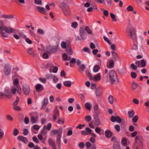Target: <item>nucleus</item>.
Segmentation results:
<instances>
[{"label":"nucleus","mask_w":149,"mask_h":149,"mask_svg":"<svg viewBox=\"0 0 149 149\" xmlns=\"http://www.w3.org/2000/svg\"><path fill=\"white\" fill-rule=\"evenodd\" d=\"M127 33L130 38L133 40L134 44L132 47V49L137 50L138 49L137 45L135 42H137L136 35L135 29L132 27H128L127 29Z\"/></svg>","instance_id":"nucleus-1"},{"label":"nucleus","mask_w":149,"mask_h":149,"mask_svg":"<svg viewBox=\"0 0 149 149\" xmlns=\"http://www.w3.org/2000/svg\"><path fill=\"white\" fill-rule=\"evenodd\" d=\"M63 131V128H60L57 130H52L51 131V134L54 136L58 134L56 138V143L58 149H61V139Z\"/></svg>","instance_id":"nucleus-2"},{"label":"nucleus","mask_w":149,"mask_h":149,"mask_svg":"<svg viewBox=\"0 0 149 149\" xmlns=\"http://www.w3.org/2000/svg\"><path fill=\"white\" fill-rule=\"evenodd\" d=\"M109 82L112 84H117L119 82V80L117 75L114 70L111 71L109 73Z\"/></svg>","instance_id":"nucleus-3"},{"label":"nucleus","mask_w":149,"mask_h":149,"mask_svg":"<svg viewBox=\"0 0 149 149\" xmlns=\"http://www.w3.org/2000/svg\"><path fill=\"white\" fill-rule=\"evenodd\" d=\"M143 143V138L140 136H136L135 138V141L133 144L134 149H142Z\"/></svg>","instance_id":"nucleus-4"},{"label":"nucleus","mask_w":149,"mask_h":149,"mask_svg":"<svg viewBox=\"0 0 149 149\" xmlns=\"http://www.w3.org/2000/svg\"><path fill=\"white\" fill-rule=\"evenodd\" d=\"M15 31V29L10 27H7L6 26H4L2 32H1L2 36L4 37H7L8 36V33H11Z\"/></svg>","instance_id":"nucleus-5"},{"label":"nucleus","mask_w":149,"mask_h":149,"mask_svg":"<svg viewBox=\"0 0 149 149\" xmlns=\"http://www.w3.org/2000/svg\"><path fill=\"white\" fill-rule=\"evenodd\" d=\"M111 141L113 142V147L114 149H121L120 147L117 139L115 136H113L111 140Z\"/></svg>","instance_id":"nucleus-6"},{"label":"nucleus","mask_w":149,"mask_h":149,"mask_svg":"<svg viewBox=\"0 0 149 149\" xmlns=\"http://www.w3.org/2000/svg\"><path fill=\"white\" fill-rule=\"evenodd\" d=\"M111 121L112 122H117L118 123H121L122 120L125 121L124 119L123 118H121L119 116H112L110 118Z\"/></svg>","instance_id":"nucleus-7"},{"label":"nucleus","mask_w":149,"mask_h":149,"mask_svg":"<svg viewBox=\"0 0 149 149\" xmlns=\"http://www.w3.org/2000/svg\"><path fill=\"white\" fill-rule=\"evenodd\" d=\"M22 90L24 94L25 95H28L30 92V88L29 86L26 84L23 85Z\"/></svg>","instance_id":"nucleus-8"},{"label":"nucleus","mask_w":149,"mask_h":149,"mask_svg":"<svg viewBox=\"0 0 149 149\" xmlns=\"http://www.w3.org/2000/svg\"><path fill=\"white\" fill-rule=\"evenodd\" d=\"M79 33L81 39L84 40L86 38L84 37V36L86 34V33L85 31V29L83 27H81L79 28Z\"/></svg>","instance_id":"nucleus-9"},{"label":"nucleus","mask_w":149,"mask_h":149,"mask_svg":"<svg viewBox=\"0 0 149 149\" xmlns=\"http://www.w3.org/2000/svg\"><path fill=\"white\" fill-rule=\"evenodd\" d=\"M58 47L59 46L58 45L50 46L49 48V51L51 53L55 52L58 50Z\"/></svg>","instance_id":"nucleus-10"},{"label":"nucleus","mask_w":149,"mask_h":149,"mask_svg":"<svg viewBox=\"0 0 149 149\" xmlns=\"http://www.w3.org/2000/svg\"><path fill=\"white\" fill-rule=\"evenodd\" d=\"M62 8L65 15H70V10L68 7L64 6Z\"/></svg>","instance_id":"nucleus-11"},{"label":"nucleus","mask_w":149,"mask_h":149,"mask_svg":"<svg viewBox=\"0 0 149 149\" xmlns=\"http://www.w3.org/2000/svg\"><path fill=\"white\" fill-rule=\"evenodd\" d=\"M86 146L87 149H96V147L94 144H91V143L87 142L86 143Z\"/></svg>","instance_id":"nucleus-12"},{"label":"nucleus","mask_w":149,"mask_h":149,"mask_svg":"<svg viewBox=\"0 0 149 149\" xmlns=\"http://www.w3.org/2000/svg\"><path fill=\"white\" fill-rule=\"evenodd\" d=\"M60 116L59 111L58 110H54L53 116V120L55 121L56 120L57 117H58Z\"/></svg>","instance_id":"nucleus-13"},{"label":"nucleus","mask_w":149,"mask_h":149,"mask_svg":"<svg viewBox=\"0 0 149 149\" xmlns=\"http://www.w3.org/2000/svg\"><path fill=\"white\" fill-rule=\"evenodd\" d=\"M4 93H5V96L9 99H10L12 97V93L10 92V90L7 88H6L4 90Z\"/></svg>","instance_id":"nucleus-14"},{"label":"nucleus","mask_w":149,"mask_h":149,"mask_svg":"<svg viewBox=\"0 0 149 149\" xmlns=\"http://www.w3.org/2000/svg\"><path fill=\"white\" fill-rule=\"evenodd\" d=\"M11 69L8 65H6L5 67L4 71L5 74L9 75Z\"/></svg>","instance_id":"nucleus-15"},{"label":"nucleus","mask_w":149,"mask_h":149,"mask_svg":"<svg viewBox=\"0 0 149 149\" xmlns=\"http://www.w3.org/2000/svg\"><path fill=\"white\" fill-rule=\"evenodd\" d=\"M48 103V98H45L44 99L43 101L42 102V106L41 108L42 110L44 109Z\"/></svg>","instance_id":"nucleus-16"},{"label":"nucleus","mask_w":149,"mask_h":149,"mask_svg":"<svg viewBox=\"0 0 149 149\" xmlns=\"http://www.w3.org/2000/svg\"><path fill=\"white\" fill-rule=\"evenodd\" d=\"M49 144L52 147L53 149H56V146L54 141L51 139H49L48 140Z\"/></svg>","instance_id":"nucleus-17"},{"label":"nucleus","mask_w":149,"mask_h":149,"mask_svg":"<svg viewBox=\"0 0 149 149\" xmlns=\"http://www.w3.org/2000/svg\"><path fill=\"white\" fill-rule=\"evenodd\" d=\"M17 139L19 141H22L25 144L28 143V141L27 139L22 136H18L17 137Z\"/></svg>","instance_id":"nucleus-18"},{"label":"nucleus","mask_w":149,"mask_h":149,"mask_svg":"<svg viewBox=\"0 0 149 149\" xmlns=\"http://www.w3.org/2000/svg\"><path fill=\"white\" fill-rule=\"evenodd\" d=\"M36 90L37 92L41 91L44 89L43 86L40 84H38L35 86Z\"/></svg>","instance_id":"nucleus-19"},{"label":"nucleus","mask_w":149,"mask_h":149,"mask_svg":"<svg viewBox=\"0 0 149 149\" xmlns=\"http://www.w3.org/2000/svg\"><path fill=\"white\" fill-rule=\"evenodd\" d=\"M27 53L33 56V57H36V55L35 52L33 50L32 48H29L28 49L27 51Z\"/></svg>","instance_id":"nucleus-20"},{"label":"nucleus","mask_w":149,"mask_h":149,"mask_svg":"<svg viewBox=\"0 0 149 149\" xmlns=\"http://www.w3.org/2000/svg\"><path fill=\"white\" fill-rule=\"evenodd\" d=\"M95 124L97 126H99L100 124V122L98 116H96L94 117Z\"/></svg>","instance_id":"nucleus-21"},{"label":"nucleus","mask_w":149,"mask_h":149,"mask_svg":"<svg viewBox=\"0 0 149 149\" xmlns=\"http://www.w3.org/2000/svg\"><path fill=\"white\" fill-rule=\"evenodd\" d=\"M93 78V80L94 79L95 81H98L100 80L101 79L100 73H99L95 75Z\"/></svg>","instance_id":"nucleus-22"},{"label":"nucleus","mask_w":149,"mask_h":149,"mask_svg":"<svg viewBox=\"0 0 149 149\" xmlns=\"http://www.w3.org/2000/svg\"><path fill=\"white\" fill-rule=\"evenodd\" d=\"M106 137L107 138H109L113 135V133L109 130H107L105 132Z\"/></svg>","instance_id":"nucleus-23"},{"label":"nucleus","mask_w":149,"mask_h":149,"mask_svg":"<svg viewBox=\"0 0 149 149\" xmlns=\"http://www.w3.org/2000/svg\"><path fill=\"white\" fill-rule=\"evenodd\" d=\"M37 9L38 12L42 14H46L45 10L44 8L40 6H38L37 7Z\"/></svg>","instance_id":"nucleus-24"},{"label":"nucleus","mask_w":149,"mask_h":149,"mask_svg":"<svg viewBox=\"0 0 149 149\" xmlns=\"http://www.w3.org/2000/svg\"><path fill=\"white\" fill-rule=\"evenodd\" d=\"M114 66V63L113 60L109 61V65H107V67L108 68H113Z\"/></svg>","instance_id":"nucleus-25"},{"label":"nucleus","mask_w":149,"mask_h":149,"mask_svg":"<svg viewBox=\"0 0 149 149\" xmlns=\"http://www.w3.org/2000/svg\"><path fill=\"white\" fill-rule=\"evenodd\" d=\"M85 68L86 66L84 64H82L79 66L78 68V70L79 72H83L84 71Z\"/></svg>","instance_id":"nucleus-26"},{"label":"nucleus","mask_w":149,"mask_h":149,"mask_svg":"<svg viewBox=\"0 0 149 149\" xmlns=\"http://www.w3.org/2000/svg\"><path fill=\"white\" fill-rule=\"evenodd\" d=\"M138 85L137 83L133 81L132 84V88L133 90H135L138 86Z\"/></svg>","instance_id":"nucleus-27"},{"label":"nucleus","mask_w":149,"mask_h":149,"mask_svg":"<svg viewBox=\"0 0 149 149\" xmlns=\"http://www.w3.org/2000/svg\"><path fill=\"white\" fill-rule=\"evenodd\" d=\"M1 17L2 18L5 19H10L13 18L14 17V16L12 15H3L1 16Z\"/></svg>","instance_id":"nucleus-28"},{"label":"nucleus","mask_w":149,"mask_h":149,"mask_svg":"<svg viewBox=\"0 0 149 149\" xmlns=\"http://www.w3.org/2000/svg\"><path fill=\"white\" fill-rule=\"evenodd\" d=\"M63 85L66 87H70L71 85V82L69 81H65L64 82Z\"/></svg>","instance_id":"nucleus-29"},{"label":"nucleus","mask_w":149,"mask_h":149,"mask_svg":"<svg viewBox=\"0 0 149 149\" xmlns=\"http://www.w3.org/2000/svg\"><path fill=\"white\" fill-rule=\"evenodd\" d=\"M108 100L109 102L111 104H112L113 103V96L111 95H109L108 98Z\"/></svg>","instance_id":"nucleus-30"},{"label":"nucleus","mask_w":149,"mask_h":149,"mask_svg":"<svg viewBox=\"0 0 149 149\" xmlns=\"http://www.w3.org/2000/svg\"><path fill=\"white\" fill-rule=\"evenodd\" d=\"M128 114L129 118H132L134 115V112L133 110H132L131 111H129L128 112Z\"/></svg>","instance_id":"nucleus-31"},{"label":"nucleus","mask_w":149,"mask_h":149,"mask_svg":"<svg viewBox=\"0 0 149 149\" xmlns=\"http://www.w3.org/2000/svg\"><path fill=\"white\" fill-rule=\"evenodd\" d=\"M86 74L90 80H93V77L92 76L91 73L89 71H87L86 72Z\"/></svg>","instance_id":"nucleus-32"},{"label":"nucleus","mask_w":149,"mask_h":149,"mask_svg":"<svg viewBox=\"0 0 149 149\" xmlns=\"http://www.w3.org/2000/svg\"><path fill=\"white\" fill-rule=\"evenodd\" d=\"M66 51L67 53L70 55L72 54L73 53L71 47L66 48Z\"/></svg>","instance_id":"nucleus-33"},{"label":"nucleus","mask_w":149,"mask_h":149,"mask_svg":"<svg viewBox=\"0 0 149 149\" xmlns=\"http://www.w3.org/2000/svg\"><path fill=\"white\" fill-rule=\"evenodd\" d=\"M100 69V66L98 65H96L93 68V71L95 72H97Z\"/></svg>","instance_id":"nucleus-34"},{"label":"nucleus","mask_w":149,"mask_h":149,"mask_svg":"<svg viewBox=\"0 0 149 149\" xmlns=\"http://www.w3.org/2000/svg\"><path fill=\"white\" fill-rule=\"evenodd\" d=\"M111 54L113 56V58L115 59V60H116L119 58L116 52H112Z\"/></svg>","instance_id":"nucleus-35"},{"label":"nucleus","mask_w":149,"mask_h":149,"mask_svg":"<svg viewBox=\"0 0 149 149\" xmlns=\"http://www.w3.org/2000/svg\"><path fill=\"white\" fill-rule=\"evenodd\" d=\"M85 106L86 109L88 110H90L91 108V104L88 102L86 103L85 104Z\"/></svg>","instance_id":"nucleus-36"},{"label":"nucleus","mask_w":149,"mask_h":149,"mask_svg":"<svg viewBox=\"0 0 149 149\" xmlns=\"http://www.w3.org/2000/svg\"><path fill=\"white\" fill-rule=\"evenodd\" d=\"M110 16L112 19V21L113 22H116V18L115 15L113 13H111L110 14Z\"/></svg>","instance_id":"nucleus-37"},{"label":"nucleus","mask_w":149,"mask_h":149,"mask_svg":"<svg viewBox=\"0 0 149 149\" xmlns=\"http://www.w3.org/2000/svg\"><path fill=\"white\" fill-rule=\"evenodd\" d=\"M139 119L138 116L136 115L133 117L132 119V121L133 123H136L137 122Z\"/></svg>","instance_id":"nucleus-38"},{"label":"nucleus","mask_w":149,"mask_h":149,"mask_svg":"<svg viewBox=\"0 0 149 149\" xmlns=\"http://www.w3.org/2000/svg\"><path fill=\"white\" fill-rule=\"evenodd\" d=\"M4 26H3V22L0 20V32H2L3 30V29Z\"/></svg>","instance_id":"nucleus-39"},{"label":"nucleus","mask_w":149,"mask_h":149,"mask_svg":"<svg viewBox=\"0 0 149 149\" xmlns=\"http://www.w3.org/2000/svg\"><path fill=\"white\" fill-rule=\"evenodd\" d=\"M85 29L88 34L92 33V32L91 30L88 26H85Z\"/></svg>","instance_id":"nucleus-40"},{"label":"nucleus","mask_w":149,"mask_h":149,"mask_svg":"<svg viewBox=\"0 0 149 149\" xmlns=\"http://www.w3.org/2000/svg\"><path fill=\"white\" fill-rule=\"evenodd\" d=\"M91 117L90 116H86L85 118L86 121L87 122H90L91 120Z\"/></svg>","instance_id":"nucleus-41"},{"label":"nucleus","mask_w":149,"mask_h":149,"mask_svg":"<svg viewBox=\"0 0 149 149\" xmlns=\"http://www.w3.org/2000/svg\"><path fill=\"white\" fill-rule=\"evenodd\" d=\"M141 65L142 67H145L146 65V61L144 60H141Z\"/></svg>","instance_id":"nucleus-42"},{"label":"nucleus","mask_w":149,"mask_h":149,"mask_svg":"<svg viewBox=\"0 0 149 149\" xmlns=\"http://www.w3.org/2000/svg\"><path fill=\"white\" fill-rule=\"evenodd\" d=\"M37 120V119L36 118L32 116L31 117V121L32 123H36Z\"/></svg>","instance_id":"nucleus-43"},{"label":"nucleus","mask_w":149,"mask_h":149,"mask_svg":"<svg viewBox=\"0 0 149 149\" xmlns=\"http://www.w3.org/2000/svg\"><path fill=\"white\" fill-rule=\"evenodd\" d=\"M96 2L98 3H102L103 5H105V3L104 2V0H93Z\"/></svg>","instance_id":"nucleus-44"},{"label":"nucleus","mask_w":149,"mask_h":149,"mask_svg":"<svg viewBox=\"0 0 149 149\" xmlns=\"http://www.w3.org/2000/svg\"><path fill=\"white\" fill-rule=\"evenodd\" d=\"M130 67L132 70H136L137 69V66L133 63H132L130 65Z\"/></svg>","instance_id":"nucleus-45"},{"label":"nucleus","mask_w":149,"mask_h":149,"mask_svg":"<svg viewBox=\"0 0 149 149\" xmlns=\"http://www.w3.org/2000/svg\"><path fill=\"white\" fill-rule=\"evenodd\" d=\"M19 81L18 79H15L14 81V84L15 86L17 87V86H19L18 85Z\"/></svg>","instance_id":"nucleus-46"},{"label":"nucleus","mask_w":149,"mask_h":149,"mask_svg":"<svg viewBox=\"0 0 149 149\" xmlns=\"http://www.w3.org/2000/svg\"><path fill=\"white\" fill-rule=\"evenodd\" d=\"M77 25L78 23L76 22H72L71 24L72 27L74 28H76L77 27Z\"/></svg>","instance_id":"nucleus-47"},{"label":"nucleus","mask_w":149,"mask_h":149,"mask_svg":"<svg viewBox=\"0 0 149 149\" xmlns=\"http://www.w3.org/2000/svg\"><path fill=\"white\" fill-rule=\"evenodd\" d=\"M78 146L80 148L82 149L84 148L85 144L84 142H81L78 144Z\"/></svg>","instance_id":"nucleus-48"},{"label":"nucleus","mask_w":149,"mask_h":149,"mask_svg":"<svg viewBox=\"0 0 149 149\" xmlns=\"http://www.w3.org/2000/svg\"><path fill=\"white\" fill-rule=\"evenodd\" d=\"M103 38L104 40L105 41L107 42L109 45H110L111 44V42L107 37L105 36H104L103 37Z\"/></svg>","instance_id":"nucleus-49"},{"label":"nucleus","mask_w":149,"mask_h":149,"mask_svg":"<svg viewBox=\"0 0 149 149\" xmlns=\"http://www.w3.org/2000/svg\"><path fill=\"white\" fill-rule=\"evenodd\" d=\"M19 133V130L17 128H15L14 129L13 134L15 136H17Z\"/></svg>","instance_id":"nucleus-50"},{"label":"nucleus","mask_w":149,"mask_h":149,"mask_svg":"<svg viewBox=\"0 0 149 149\" xmlns=\"http://www.w3.org/2000/svg\"><path fill=\"white\" fill-rule=\"evenodd\" d=\"M121 143L124 146H125L127 145V141L125 138H124L122 139Z\"/></svg>","instance_id":"nucleus-51"},{"label":"nucleus","mask_w":149,"mask_h":149,"mask_svg":"<svg viewBox=\"0 0 149 149\" xmlns=\"http://www.w3.org/2000/svg\"><path fill=\"white\" fill-rule=\"evenodd\" d=\"M68 58V55L67 54H63V59L64 61H67V59Z\"/></svg>","instance_id":"nucleus-52"},{"label":"nucleus","mask_w":149,"mask_h":149,"mask_svg":"<svg viewBox=\"0 0 149 149\" xmlns=\"http://www.w3.org/2000/svg\"><path fill=\"white\" fill-rule=\"evenodd\" d=\"M4 134L3 131L1 129H0V139H1L3 138Z\"/></svg>","instance_id":"nucleus-53"},{"label":"nucleus","mask_w":149,"mask_h":149,"mask_svg":"<svg viewBox=\"0 0 149 149\" xmlns=\"http://www.w3.org/2000/svg\"><path fill=\"white\" fill-rule=\"evenodd\" d=\"M127 10L128 11H132L134 9L130 5L127 7Z\"/></svg>","instance_id":"nucleus-54"},{"label":"nucleus","mask_w":149,"mask_h":149,"mask_svg":"<svg viewBox=\"0 0 149 149\" xmlns=\"http://www.w3.org/2000/svg\"><path fill=\"white\" fill-rule=\"evenodd\" d=\"M29 134V132L26 129H24L23 130V134L24 135H27Z\"/></svg>","instance_id":"nucleus-55"},{"label":"nucleus","mask_w":149,"mask_h":149,"mask_svg":"<svg viewBox=\"0 0 149 149\" xmlns=\"http://www.w3.org/2000/svg\"><path fill=\"white\" fill-rule=\"evenodd\" d=\"M131 75L132 78L134 79L136 78L137 76L136 74L134 72H131Z\"/></svg>","instance_id":"nucleus-56"},{"label":"nucleus","mask_w":149,"mask_h":149,"mask_svg":"<svg viewBox=\"0 0 149 149\" xmlns=\"http://www.w3.org/2000/svg\"><path fill=\"white\" fill-rule=\"evenodd\" d=\"M17 93L19 95H20L21 92V89L19 87V86H17Z\"/></svg>","instance_id":"nucleus-57"},{"label":"nucleus","mask_w":149,"mask_h":149,"mask_svg":"<svg viewBox=\"0 0 149 149\" xmlns=\"http://www.w3.org/2000/svg\"><path fill=\"white\" fill-rule=\"evenodd\" d=\"M115 128L116 131L118 132H120V126L118 125H116L115 126Z\"/></svg>","instance_id":"nucleus-58"},{"label":"nucleus","mask_w":149,"mask_h":149,"mask_svg":"<svg viewBox=\"0 0 149 149\" xmlns=\"http://www.w3.org/2000/svg\"><path fill=\"white\" fill-rule=\"evenodd\" d=\"M107 5L109 6H111L112 4V0H106Z\"/></svg>","instance_id":"nucleus-59"},{"label":"nucleus","mask_w":149,"mask_h":149,"mask_svg":"<svg viewBox=\"0 0 149 149\" xmlns=\"http://www.w3.org/2000/svg\"><path fill=\"white\" fill-rule=\"evenodd\" d=\"M13 109L14 110L17 111H20L21 110V109L18 106L14 107Z\"/></svg>","instance_id":"nucleus-60"},{"label":"nucleus","mask_w":149,"mask_h":149,"mask_svg":"<svg viewBox=\"0 0 149 149\" xmlns=\"http://www.w3.org/2000/svg\"><path fill=\"white\" fill-rule=\"evenodd\" d=\"M66 43L64 42H63L61 44V47L63 49L66 48Z\"/></svg>","instance_id":"nucleus-61"},{"label":"nucleus","mask_w":149,"mask_h":149,"mask_svg":"<svg viewBox=\"0 0 149 149\" xmlns=\"http://www.w3.org/2000/svg\"><path fill=\"white\" fill-rule=\"evenodd\" d=\"M86 130L87 131V133L88 134H90L92 132V130L89 127H87L86 129Z\"/></svg>","instance_id":"nucleus-62"},{"label":"nucleus","mask_w":149,"mask_h":149,"mask_svg":"<svg viewBox=\"0 0 149 149\" xmlns=\"http://www.w3.org/2000/svg\"><path fill=\"white\" fill-rule=\"evenodd\" d=\"M103 15L107 17L109 15V12L107 10H104L103 12Z\"/></svg>","instance_id":"nucleus-63"},{"label":"nucleus","mask_w":149,"mask_h":149,"mask_svg":"<svg viewBox=\"0 0 149 149\" xmlns=\"http://www.w3.org/2000/svg\"><path fill=\"white\" fill-rule=\"evenodd\" d=\"M95 131L97 133L99 134L101 132V129L99 127H97L95 129Z\"/></svg>","instance_id":"nucleus-64"}]
</instances>
